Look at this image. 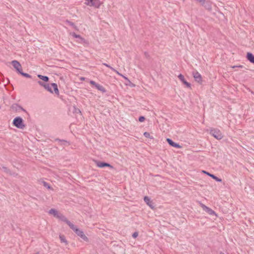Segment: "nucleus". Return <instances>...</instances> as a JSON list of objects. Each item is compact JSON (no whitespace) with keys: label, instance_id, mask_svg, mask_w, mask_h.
I'll return each instance as SVG.
<instances>
[{"label":"nucleus","instance_id":"obj_1","mask_svg":"<svg viewBox=\"0 0 254 254\" xmlns=\"http://www.w3.org/2000/svg\"><path fill=\"white\" fill-rule=\"evenodd\" d=\"M11 64L12 65L13 67L15 68L16 72L18 74L21 75V76L26 77V78H31L32 76L31 75L29 74L28 73H25L23 72L22 71V66L20 64V63L16 61V60H13L11 61Z\"/></svg>","mask_w":254,"mask_h":254},{"label":"nucleus","instance_id":"obj_2","mask_svg":"<svg viewBox=\"0 0 254 254\" xmlns=\"http://www.w3.org/2000/svg\"><path fill=\"white\" fill-rule=\"evenodd\" d=\"M13 125L18 128L23 129L25 127L24 121L20 117H15L12 122Z\"/></svg>","mask_w":254,"mask_h":254},{"label":"nucleus","instance_id":"obj_3","mask_svg":"<svg viewBox=\"0 0 254 254\" xmlns=\"http://www.w3.org/2000/svg\"><path fill=\"white\" fill-rule=\"evenodd\" d=\"M210 134L218 140H220L223 137L221 131L218 128L210 129Z\"/></svg>","mask_w":254,"mask_h":254},{"label":"nucleus","instance_id":"obj_4","mask_svg":"<svg viewBox=\"0 0 254 254\" xmlns=\"http://www.w3.org/2000/svg\"><path fill=\"white\" fill-rule=\"evenodd\" d=\"M198 2L203 6L206 10L210 11L212 10V2L208 0H199Z\"/></svg>","mask_w":254,"mask_h":254},{"label":"nucleus","instance_id":"obj_5","mask_svg":"<svg viewBox=\"0 0 254 254\" xmlns=\"http://www.w3.org/2000/svg\"><path fill=\"white\" fill-rule=\"evenodd\" d=\"M70 35H72L74 38L78 39L77 40L78 43L87 45H89V42L82 37L80 35L77 34L74 32L71 33Z\"/></svg>","mask_w":254,"mask_h":254},{"label":"nucleus","instance_id":"obj_6","mask_svg":"<svg viewBox=\"0 0 254 254\" xmlns=\"http://www.w3.org/2000/svg\"><path fill=\"white\" fill-rule=\"evenodd\" d=\"M94 162L96 166L99 168H103L105 167H109L111 169H114V167L108 163L98 160H94Z\"/></svg>","mask_w":254,"mask_h":254},{"label":"nucleus","instance_id":"obj_7","mask_svg":"<svg viewBox=\"0 0 254 254\" xmlns=\"http://www.w3.org/2000/svg\"><path fill=\"white\" fill-rule=\"evenodd\" d=\"M87 2H85L86 5L94 6L96 8H99L101 5V2L99 0H85Z\"/></svg>","mask_w":254,"mask_h":254},{"label":"nucleus","instance_id":"obj_8","mask_svg":"<svg viewBox=\"0 0 254 254\" xmlns=\"http://www.w3.org/2000/svg\"><path fill=\"white\" fill-rule=\"evenodd\" d=\"M75 234L80 237L83 241L88 242L89 240L87 237L84 234V232L79 228H77L74 230Z\"/></svg>","mask_w":254,"mask_h":254},{"label":"nucleus","instance_id":"obj_9","mask_svg":"<svg viewBox=\"0 0 254 254\" xmlns=\"http://www.w3.org/2000/svg\"><path fill=\"white\" fill-rule=\"evenodd\" d=\"M200 206L202 208L203 210L205 211L206 213H207L209 215L217 216V215H216V213L214 211H213L212 209H211L210 208L207 207V206H206L204 204L201 203H200Z\"/></svg>","mask_w":254,"mask_h":254},{"label":"nucleus","instance_id":"obj_10","mask_svg":"<svg viewBox=\"0 0 254 254\" xmlns=\"http://www.w3.org/2000/svg\"><path fill=\"white\" fill-rule=\"evenodd\" d=\"M37 82L40 86L43 87L46 90H47L50 93H54L53 91L52 90V89L51 88V87L50 86L49 84L44 83V82H43L42 81H41V80H38Z\"/></svg>","mask_w":254,"mask_h":254},{"label":"nucleus","instance_id":"obj_11","mask_svg":"<svg viewBox=\"0 0 254 254\" xmlns=\"http://www.w3.org/2000/svg\"><path fill=\"white\" fill-rule=\"evenodd\" d=\"M37 82L40 86L43 87L46 90H47L50 93H54L53 91L52 90V89L51 88V87L50 86L49 84L44 83V82H43L42 81H41V80H38Z\"/></svg>","mask_w":254,"mask_h":254},{"label":"nucleus","instance_id":"obj_12","mask_svg":"<svg viewBox=\"0 0 254 254\" xmlns=\"http://www.w3.org/2000/svg\"><path fill=\"white\" fill-rule=\"evenodd\" d=\"M193 76L195 81L201 84L202 82L201 75L197 71H193L192 73Z\"/></svg>","mask_w":254,"mask_h":254},{"label":"nucleus","instance_id":"obj_13","mask_svg":"<svg viewBox=\"0 0 254 254\" xmlns=\"http://www.w3.org/2000/svg\"><path fill=\"white\" fill-rule=\"evenodd\" d=\"M178 77L179 79L181 80V81L184 85H185L187 87L191 88V84L190 83L188 82V81H187V80L185 79V78L184 77V76L183 74H180Z\"/></svg>","mask_w":254,"mask_h":254},{"label":"nucleus","instance_id":"obj_14","mask_svg":"<svg viewBox=\"0 0 254 254\" xmlns=\"http://www.w3.org/2000/svg\"><path fill=\"white\" fill-rule=\"evenodd\" d=\"M167 143L171 146L176 148H181L182 146L176 142H174L171 139L167 138L166 139Z\"/></svg>","mask_w":254,"mask_h":254},{"label":"nucleus","instance_id":"obj_15","mask_svg":"<svg viewBox=\"0 0 254 254\" xmlns=\"http://www.w3.org/2000/svg\"><path fill=\"white\" fill-rule=\"evenodd\" d=\"M202 172L211 177L213 180H215L216 182H221L222 181V179L217 177L216 176L214 175V174H211L206 171L203 170Z\"/></svg>","mask_w":254,"mask_h":254},{"label":"nucleus","instance_id":"obj_16","mask_svg":"<svg viewBox=\"0 0 254 254\" xmlns=\"http://www.w3.org/2000/svg\"><path fill=\"white\" fill-rule=\"evenodd\" d=\"M144 200L151 209L154 208L155 206H154V203L150 200V198L148 196H144Z\"/></svg>","mask_w":254,"mask_h":254},{"label":"nucleus","instance_id":"obj_17","mask_svg":"<svg viewBox=\"0 0 254 254\" xmlns=\"http://www.w3.org/2000/svg\"><path fill=\"white\" fill-rule=\"evenodd\" d=\"M55 141H58L60 143V145H64V146H68L70 145L69 142L64 139H61L59 138H55Z\"/></svg>","mask_w":254,"mask_h":254},{"label":"nucleus","instance_id":"obj_18","mask_svg":"<svg viewBox=\"0 0 254 254\" xmlns=\"http://www.w3.org/2000/svg\"><path fill=\"white\" fill-rule=\"evenodd\" d=\"M247 59L252 64H254V55L251 52H248L246 55Z\"/></svg>","mask_w":254,"mask_h":254},{"label":"nucleus","instance_id":"obj_19","mask_svg":"<svg viewBox=\"0 0 254 254\" xmlns=\"http://www.w3.org/2000/svg\"><path fill=\"white\" fill-rule=\"evenodd\" d=\"M51 86L53 88L55 93L57 95H59V90L58 89V85L55 83H51Z\"/></svg>","mask_w":254,"mask_h":254},{"label":"nucleus","instance_id":"obj_20","mask_svg":"<svg viewBox=\"0 0 254 254\" xmlns=\"http://www.w3.org/2000/svg\"><path fill=\"white\" fill-rule=\"evenodd\" d=\"M38 77L40 79H41L43 82H47L49 80V78L47 76L42 75L41 74H38L37 75Z\"/></svg>","mask_w":254,"mask_h":254},{"label":"nucleus","instance_id":"obj_21","mask_svg":"<svg viewBox=\"0 0 254 254\" xmlns=\"http://www.w3.org/2000/svg\"><path fill=\"white\" fill-rule=\"evenodd\" d=\"M11 108L13 110H15L16 111L20 110H22L24 111H25V110L24 109H23L22 107L19 106L18 104H16L12 105Z\"/></svg>","mask_w":254,"mask_h":254},{"label":"nucleus","instance_id":"obj_22","mask_svg":"<svg viewBox=\"0 0 254 254\" xmlns=\"http://www.w3.org/2000/svg\"><path fill=\"white\" fill-rule=\"evenodd\" d=\"M98 90L101 91L103 93L106 92V89L102 85L99 84H97L96 86L95 87Z\"/></svg>","mask_w":254,"mask_h":254},{"label":"nucleus","instance_id":"obj_23","mask_svg":"<svg viewBox=\"0 0 254 254\" xmlns=\"http://www.w3.org/2000/svg\"><path fill=\"white\" fill-rule=\"evenodd\" d=\"M59 238L62 243H65V245H67L68 244V242L66 240L65 236L64 235H60Z\"/></svg>","mask_w":254,"mask_h":254},{"label":"nucleus","instance_id":"obj_24","mask_svg":"<svg viewBox=\"0 0 254 254\" xmlns=\"http://www.w3.org/2000/svg\"><path fill=\"white\" fill-rule=\"evenodd\" d=\"M49 214H53L54 216H58V211L54 208L51 209L49 211Z\"/></svg>","mask_w":254,"mask_h":254},{"label":"nucleus","instance_id":"obj_25","mask_svg":"<svg viewBox=\"0 0 254 254\" xmlns=\"http://www.w3.org/2000/svg\"><path fill=\"white\" fill-rule=\"evenodd\" d=\"M66 224L68 225L70 229H71L74 232V230L77 228V227L75 226L73 224L71 223L69 221L66 222Z\"/></svg>","mask_w":254,"mask_h":254},{"label":"nucleus","instance_id":"obj_26","mask_svg":"<svg viewBox=\"0 0 254 254\" xmlns=\"http://www.w3.org/2000/svg\"><path fill=\"white\" fill-rule=\"evenodd\" d=\"M43 186L47 188L48 190H53V188L50 185V184L49 183H48L47 182H45V181H43Z\"/></svg>","mask_w":254,"mask_h":254},{"label":"nucleus","instance_id":"obj_27","mask_svg":"<svg viewBox=\"0 0 254 254\" xmlns=\"http://www.w3.org/2000/svg\"><path fill=\"white\" fill-rule=\"evenodd\" d=\"M62 221H64L66 223V222H68L69 220L64 215H61L60 216H58Z\"/></svg>","mask_w":254,"mask_h":254},{"label":"nucleus","instance_id":"obj_28","mask_svg":"<svg viewBox=\"0 0 254 254\" xmlns=\"http://www.w3.org/2000/svg\"><path fill=\"white\" fill-rule=\"evenodd\" d=\"M2 169L5 173L11 175V171L8 168L3 166H2Z\"/></svg>","mask_w":254,"mask_h":254},{"label":"nucleus","instance_id":"obj_29","mask_svg":"<svg viewBox=\"0 0 254 254\" xmlns=\"http://www.w3.org/2000/svg\"><path fill=\"white\" fill-rule=\"evenodd\" d=\"M66 22L69 24V25L72 26L75 30L77 29V26L75 25V24L73 22L69 21L68 20H67Z\"/></svg>","mask_w":254,"mask_h":254},{"label":"nucleus","instance_id":"obj_30","mask_svg":"<svg viewBox=\"0 0 254 254\" xmlns=\"http://www.w3.org/2000/svg\"><path fill=\"white\" fill-rule=\"evenodd\" d=\"M125 84L126 85L129 86L131 87H134L135 86V85L134 83H132L129 80L127 81V82H126Z\"/></svg>","mask_w":254,"mask_h":254},{"label":"nucleus","instance_id":"obj_31","mask_svg":"<svg viewBox=\"0 0 254 254\" xmlns=\"http://www.w3.org/2000/svg\"><path fill=\"white\" fill-rule=\"evenodd\" d=\"M143 135L146 138H151V139L153 138L152 137L150 136V133L148 132H146V131L144 132L143 133Z\"/></svg>","mask_w":254,"mask_h":254},{"label":"nucleus","instance_id":"obj_32","mask_svg":"<svg viewBox=\"0 0 254 254\" xmlns=\"http://www.w3.org/2000/svg\"><path fill=\"white\" fill-rule=\"evenodd\" d=\"M145 118L144 116H140L138 118V121L139 122H143L145 121Z\"/></svg>","mask_w":254,"mask_h":254},{"label":"nucleus","instance_id":"obj_33","mask_svg":"<svg viewBox=\"0 0 254 254\" xmlns=\"http://www.w3.org/2000/svg\"><path fill=\"white\" fill-rule=\"evenodd\" d=\"M73 112L75 113H81L80 110L78 108H76L75 106H74Z\"/></svg>","mask_w":254,"mask_h":254},{"label":"nucleus","instance_id":"obj_34","mask_svg":"<svg viewBox=\"0 0 254 254\" xmlns=\"http://www.w3.org/2000/svg\"><path fill=\"white\" fill-rule=\"evenodd\" d=\"M90 84L92 85H93L95 87L96 86V85H97L98 83H97L96 82H95L93 80H90Z\"/></svg>","mask_w":254,"mask_h":254},{"label":"nucleus","instance_id":"obj_35","mask_svg":"<svg viewBox=\"0 0 254 254\" xmlns=\"http://www.w3.org/2000/svg\"><path fill=\"white\" fill-rule=\"evenodd\" d=\"M138 235V233L137 232H135L132 234V237L133 238H136Z\"/></svg>","mask_w":254,"mask_h":254},{"label":"nucleus","instance_id":"obj_36","mask_svg":"<svg viewBox=\"0 0 254 254\" xmlns=\"http://www.w3.org/2000/svg\"><path fill=\"white\" fill-rule=\"evenodd\" d=\"M235 67L243 68L244 67L242 65H234V66H232V68H235Z\"/></svg>","mask_w":254,"mask_h":254},{"label":"nucleus","instance_id":"obj_37","mask_svg":"<svg viewBox=\"0 0 254 254\" xmlns=\"http://www.w3.org/2000/svg\"><path fill=\"white\" fill-rule=\"evenodd\" d=\"M144 56H145L146 58L149 59L150 58V56H149V54L147 52H145L144 53Z\"/></svg>","mask_w":254,"mask_h":254},{"label":"nucleus","instance_id":"obj_38","mask_svg":"<svg viewBox=\"0 0 254 254\" xmlns=\"http://www.w3.org/2000/svg\"><path fill=\"white\" fill-rule=\"evenodd\" d=\"M111 70L116 72V73H117L118 74H119V75H120V74H122L121 73H119L118 71H117L114 68H111Z\"/></svg>","mask_w":254,"mask_h":254},{"label":"nucleus","instance_id":"obj_39","mask_svg":"<svg viewBox=\"0 0 254 254\" xmlns=\"http://www.w3.org/2000/svg\"><path fill=\"white\" fill-rule=\"evenodd\" d=\"M120 76H122L126 80L127 82L129 80L128 78L127 77L124 76V75L120 74Z\"/></svg>","mask_w":254,"mask_h":254},{"label":"nucleus","instance_id":"obj_40","mask_svg":"<svg viewBox=\"0 0 254 254\" xmlns=\"http://www.w3.org/2000/svg\"><path fill=\"white\" fill-rule=\"evenodd\" d=\"M103 65H105L106 67L110 68L111 69V68H113L112 66H111L109 64H108L106 63H104Z\"/></svg>","mask_w":254,"mask_h":254},{"label":"nucleus","instance_id":"obj_41","mask_svg":"<svg viewBox=\"0 0 254 254\" xmlns=\"http://www.w3.org/2000/svg\"><path fill=\"white\" fill-rule=\"evenodd\" d=\"M220 254H224V253H223V252H221L220 253Z\"/></svg>","mask_w":254,"mask_h":254},{"label":"nucleus","instance_id":"obj_42","mask_svg":"<svg viewBox=\"0 0 254 254\" xmlns=\"http://www.w3.org/2000/svg\"><path fill=\"white\" fill-rule=\"evenodd\" d=\"M194 0L198 2V1L199 0Z\"/></svg>","mask_w":254,"mask_h":254},{"label":"nucleus","instance_id":"obj_43","mask_svg":"<svg viewBox=\"0 0 254 254\" xmlns=\"http://www.w3.org/2000/svg\"><path fill=\"white\" fill-rule=\"evenodd\" d=\"M34 254H39V252H37L36 253H35Z\"/></svg>","mask_w":254,"mask_h":254}]
</instances>
